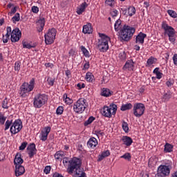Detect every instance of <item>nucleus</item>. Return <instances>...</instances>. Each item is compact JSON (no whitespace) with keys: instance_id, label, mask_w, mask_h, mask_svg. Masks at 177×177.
<instances>
[{"instance_id":"1","label":"nucleus","mask_w":177,"mask_h":177,"mask_svg":"<svg viewBox=\"0 0 177 177\" xmlns=\"http://www.w3.org/2000/svg\"><path fill=\"white\" fill-rule=\"evenodd\" d=\"M35 88V79L32 78L29 82H24L19 88V96L20 97H28L30 95V93L34 91Z\"/></svg>"},{"instance_id":"2","label":"nucleus","mask_w":177,"mask_h":177,"mask_svg":"<svg viewBox=\"0 0 177 177\" xmlns=\"http://www.w3.org/2000/svg\"><path fill=\"white\" fill-rule=\"evenodd\" d=\"M171 169H172V162L167 160L164 165H160L158 167L157 174L156 177H167L169 176L171 174Z\"/></svg>"},{"instance_id":"3","label":"nucleus","mask_w":177,"mask_h":177,"mask_svg":"<svg viewBox=\"0 0 177 177\" xmlns=\"http://www.w3.org/2000/svg\"><path fill=\"white\" fill-rule=\"evenodd\" d=\"M135 31H136L135 28L124 25L120 30V38L122 39V41L128 42V41L131 39L132 37H133Z\"/></svg>"},{"instance_id":"4","label":"nucleus","mask_w":177,"mask_h":177,"mask_svg":"<svg viewBox=\"0 0 177 177\" xmlns=\"http://www.w3.org/2000/svg\"><path fill=\"white\" fill-rule=\"evenodd\" d=\"M162 28L164 30V35H167L169 37V39L171 44L175 42V29L168 25L167 21L162 22Z\"/></svg>"},{"instance_id":"5","label":"nucleus","mask_w":177,"mask_h":177,"mask_svg":"<svg viewBox=\"0 0 177 177\" xmlns=\"http://www.w3.org/2000/svg\"><path fill=\"white\" fill-rule=\"evenodd\" d=\"M48 103V95L46 94L39 93L33 98V106L35 109H41Z\"/></svg>"},{"instance_id":"6","label":"nucleus","mask_w":177,"mask_h":177,"mask_svg":"<svg viewBox=\"0 0 177 177\" xmlns=\"http://www.w3.org/2000/svg\"><path fill=\"white\" fill-rule=\"evenodd\" d=\"M88 107V103L84 98H80L73 104V111L77 114H82L85 111V109Z\"/></svg>"},{"instance_id":"7","label":"nucleus","mask_w":177,"mask_h":177,"mask_svg":"<svg viewBox=\"0 0 177 177\" xmlns=\"http://www.w3.org/2000/svg\"><path fill=\"white\" fill-rule=\"evenodd\" d=\"M82 165V161L81 159L73 157L70 160L69 165L67 168V172L70 175L74 174L75 169H78V168H81V165Z\"/></svg>"},{"instance_id":"8","label":"nucleus","mask_w":177,"mask_h":177,"mask_svg":"<svg viewBox=\"0 0 177 177\" xmlns=\"http://www.w3.org/2000/svg\"><path fill=\"white\" fill-rule=\"evenodd\" d=\"M117 104H111L109 106H104L101 111L102 114L104 117L110 118L112 115H115L117 113Z\"/></svg>"},{"instance_id":"9","label":"nucleus","mask_w":177,"mask_h":177,"mask_svg":"<svg viewBox=\"0 0 177 177\" xmlns=\"http://www.w3.org/2000/svg\"><path fill=\"white\" fill-rule=\"evenodd\" d=\"M57 32V31L54 28L48 29V32L44 35L46 45H52L55 42Z\"/></svg>"},{"instance_id":"10","label":"nucleus","mask_w":177,"mask_h":177,"mask_svg":"<svg viewBox=\"0 0 177 177\" xmlns=\"http://www.w3.org/2000/svg\"><path fill=\"white\" fill-rule=\"evenodd\" d=\"M23 129V122L21 120L17 119L13 122L10 127V132L16 135V133H19Z\"/></svg>"},{"instance_id":"11","label":"nucleus","mask_w":177,"mask_h":177,"mask_svg":"<svg viewBox=\"0 0 177 177\" xmlns=\"http://www.w3.org/2000/svg\"><path fill=\"white\" fill-rule=\"evenodd\" d=\"M145 110H146V106L142 103H136L133 106V111L135 117L140 118L141 115L145 114Z\"/></svg>"},{"instance_id":"12","label":"nucleus","mask_w":177,"mask_h":177,"mask_svg":"<svg viewBox=\"0 0 177 177\" xmlns=\"http://www.w3.org/2000/svg\"><path fill=\"white\" fill-rule=\"evenodd\" d=\"M10 35L12 42H18V41H20V38H21V31H20L19 28H15L12 31H11Z\"/></svg>"},{"instance_id":"13","label":"nucleus","mask_w":177,"mask_h":177,"mask_svg":"<svg viewBox=\"0 0 177 177\" xmlns=\"http://www.w3.org/2000/svg\"><path fill=\"white\" fill-rule=\"evenodd\" d=\"M50 127H46L41 130L40 133V140L42 142H46V140H48V135L50 133Z\"/></svg>"},{"instance_id":"14","label":"nucleus","mask_w":177,"mask_h":177,"mask_svg":"<svg viewBox=\"0 0 177 177\" xmlns=\"http://www.w3.org/2000/svg\"><path fill=\"white\" fill-rule=\"evenodd\" d=\"M28 154L30 158H32L35 154H37V147L35 143L30 144L26 149Z\"/></svg>"},{"instance_id":"15","label":"nucleus","mask_w":177,"mask_h":177,"mask_svg":"<svg viewBox=\"0 0 177 177\" xmlns=\"http://www.w3.org/2000/svg\"><path fill=\"white\" fill-rule=\"evenodd\" d=\"M135 62H133V59H129L126 62L125 64L122 67V70L124 71H133V68H135Z\"/></svg>"},{"instance_id":"16","label":"nucleus","mask_w":177,"mask_h":177,"mask_svg":"<svg viewBox=\"0 0 177 177\" xmlns=\"http://www.w3.org/2000/svg\"><path fill=\"white\" fill-rule=\"evenodd\" d=\"M114 95V92L109 88H101L100 95L104 97H110V96H113Z\"/></svg>"},{"instance_id":"17","label":"nucleus","mask_w":177,"mask_h":177,"mask_svg":"<svg viewBox=\"0 0 177 177\" xmlns=\"http://www.w3.org/2000/svg\"><path fill=\"white\" fill-rule=\"evenodd\" d=\"M97 139H96L95 137L90 138L89 140L87 142V147L89 149H95L96 146H97Z\"/></svg>"},{"instance_id":"18","label":"nucleus","mask_w":177,"mask_h":177,"mask_svg":"<svg viewBox=\"0 0 177 177\" xmlns=\"http://www.w3.org/2000/svg\"><path fill=\"white\" fill-rule=\"evenodd\" d=\"M146 37H147V35L140 32L136 37V44H145V39L146 38Z\"/></svg>"},{"instance_id":"19","label":"nucleus","mask_w":177,"mask_h":177,"mask_svg":"<svg viewBox=\"0 0 177 177\" xmlns=\"http://www.w3.org/2000/svg\"><path fill=\"white\" fill-rule=\"evenodd\" d=\"M26 169L21 165H16L15 167V176L19 177L24 175Z\"/></svg>"},{"instance_id":"20","label":"nucleus","mask_w":177,"mask_h":177,"mask_svg":"<svg viewBox=\"0 0 177 177\" xmlns=\"http://www.w3.org/2000/svg\"><path fill=\"white\" fill-rule=\"evenodd\" d=\"M157 58L151 56L147 61V63L145 64L146 67H149L151 68V67H154V64L157 63Z\"/></svg>"},{"instance_id":"21","label":"nucleus","mask_w":177,"mask_h":177,"mask_svg":"<svg viewBox=\"0 0 177 177\" xmlns=\"http://www.w3.org/2000/svg\"><path fill=\"white\" fill-rule=\"evenodd\" d=\"M6 34L5 36H3V44H7L8 41L10 39V34H12V28L10 26H8L6 28Z\"/></svg>"},{"instance_id":"22","label":"nucleus","mask_w":177,"mask_h":177,"mask_svg":"<svg viewBox=\"0 0 177 177\" xmlns=\"http://www.w3.org/2000/svg\"><path fill=\"white\" fill-rule=\"evenodd\" d=\"M123 145H125L127 147H129L133 143V140L129 136H124L122 138Z\"/></svg>"},{"instance_id":"23","label":"nucleus","mask_w":177,"mask_h":177,"mask_svg":"<svg viewBox=\"0 0 177 177\" xmlns=\"http://www.w3.org/2000/svg\"><path fill=\"white\" fill-rule=\"evenodd\" d=\"M86 8H88V3H86V1H84L77 8L76 13L77 15H82Z\"/></svg>"},{"instance_id":"24","label":"nucleus","mask_w":177,"mask_h":177,"mask_svg":"<svg viewBox=\"0 0 177 177\" xmlns=\"http://www.w3.org/2000/svg\"><path fill=\"white\" fill-rule=\"evenodd\" d=\"M75 177H86V173L84 171V169L81 167H79L78 169H76L74 170Z\"/></svg>"},{"instance_id":"25","label":"nucleus","mask_w":177,"mask_h":177,"mask_svg":"<svg viewBox=\"0 0 177 177\" xmlns=\"http://www.w3.org/2000/svg\"><path fill=\"white\" fill-rule=\"evenodd\" d=\"M82 32L84 34H92L93 32V29L92 28V24H87L83 26Z\"/></svg>"},{"instance_id":"26","label":"nucleus","mask_w":177,"mask_h":177,"mask_svg":"<svg viewBox=\"0 0 177 177\" xmlns=\"http://www.w3.org/2000/svg\"><path fill=\"white\" fill-rule=\"evenodd\" d=\"M99 36L101 38V45H109V42H110V37L109 36H106L103 33H99Z\"/></svg>"},{"instance_id":"27","label":"nucleus","mask_w":177,"mask_h":177,"mask_svg":"<svg viewBox=\"0 0 177 177\" xmlns=\"http://www.w3.org/2000/svg\"><path fill=\"white\" fill-rule=\"evenodd\" d=\"M23 162H24V160H23V158H21V153H17L14 160V164L15 165H21Z\"/></svg>"},{"instance_id":"28","label":"nucleus","mask_w":177,"mask_h":177,"mask_svg":"<svg viewBox=\"0 0 177 177\" xmlns=\"http://www.w3.org/2000/svg\"><path fill=\"white\" fill-rule=\"evenodd\" d=\"M172 98V93L171 91H167V93H164L162 97H161L162 102L164 103H167V102H169V100Z\"/></svg>"},{"instance_id":"29","label":"nucleus","mask_w":177,"mask_h":177,"mask_svg":"<svg viewBox=\"0 0 177 177\" xmlns=\"http://www.w3.org/2000/svg\"><path fill=\"white\" fill-rule=\"evenodd\" d=\"M55 160H62L66 157V153L63 151H57L54 155Z\"/></svg>"},{"instance_id":"30","label":"nucleus","mask_w":177,"mask_h":177,"mask_svg":"<svg viewBox=\"0 0 177 177\" xmlns=\"http://www.w3.org/2000/svg\"><path fill=\"white\" fill-rule=\"evenodd\" d=\"M86 81L87 82H95V76L93 73L87 72L85 77Z\"/></svg>"},{"instance_id":"31","label":"nucleus","mask_w":177,"mask_h":177,"mask_svg":"<svg viewBox=\"0 0 177 177\" xmlns=\"http://www.w3.org/2000/svg\"><path fill=\"white\" fill-rule=\"evenodd\" d=\"M122 21H121L120 19H118L115 24H114V28H115V31L118 32L120 31V30H121L122 28Z\"/></svg>"},{"instance_id":"32","label":"nucleus","mask_w":177,"mask_h":177,"mask_svg":"<svg viewBox=\"0 0 177 177\" xmlns=\"http://www.w3.org/2000/svg\"><path fill=\"white\" fill-rule=\"evenodd\" d=\"M174 149V145L167 142L165 145L164 151L165 153H171L172 150Z\"/></svg>"},{"instance_id":"33","label":"nucleus","mask_w":177,"mask_h":177,"mask_svg":"<svg viewBox=\"0 0 177 177\" xmlns=\"http://www.w3.org/2000/svg\"><path fill=\"white\" fill-rule=\"evenodd\" d=\"M133 106L131 103H127L122 104V106L120 108L121 111H127V110H131L132 109Z\"/></svg>"},{"instance_id":"34","label":"nucleus","mask_w":177,"mask_h":177,"mask_svg":"<svg viewBox=\"0 0 177 177\" xmlns=\"http://www.w3.org/2000/svg\"><path fill=\"white\" fill-rule=\"evenodd\" d=\"M96 49H98L100 52H107L109 50V45H97Z\"/></svg>"},{"instance_id":"35","label":"nucleus","mask_w":177,"mask_h":177,"mask_svg":"<svg viewBox=\"0 0 177 177\" xmlns=\"http://www.w3.org/2000/svg\"><path fill=\"white\" fill-rule=\"evenodd\" d=\"M38 23L40 26V28L39 29V32H41L44 30V27H45V18L41 17L38 20Z\"/></svg>"},{"instance_id":"36","label":"nucleus","mask_w":177,"mask_h":177,"mask_svg":"<svg viewBox=\"0 0 177 177\" xmlns=\"http://www.w3.org/2000/svg\"><path fill=\"white\" fill-rule=\"evenodd\" d=\"M153 74H156V78L158 80H161L162 78V73L160 72V68H156L153 71Z\"/></svg>"},{"instance_id":"37","label":"nucleus","mask_w":177,"mask_h":177,"mask_svg":"<svg viewBox=\"0 0 177 177\" xmlns=\"http://www.w3.org/2000/svg\"><path fill=\"white\" fill-rule=\"evenodd\" d=\"M122 128L126 133H128V132H129V127L128 122H125L124 120H122Z\"/></svg>"},{"instance_id":"38","label":"nucleus","mask_w":177,"mask_h":177,"mask_svg":"<svg viewBox=\"0 0 177 177\" xmlns=\"http://www.w3.org/2000/svg\"><path fill=\"white\" fill-rule=\"evenodd\" d=\"M63 100L66 104H71L73 103V100L67 95V93H64L63 95Z\"/></svg>"},{"instance_id":"39","label":"nucleus","mask_w":177,"mask_h":177,"mask_svg":"<svg viewBox=\"0 0 177 177\" xmlns=\"http://www.w3.org/2000/svg\"><path fill=\"white\" fill-rule=\"evenodd\" d=\"M120 62H125L127 60V53L123 51L118 55Z\"/></svg>"},{"instance_id":"40","label":"nucleus","mask_w":177,"mask_h":177,"mask_svg":"<svg viewBox=\"0 0 177 177\" xmlns=\"http://www.w3.org/2000/svg\"><path fill=\"white\" fill-rule=\"evenodd\" d=\"M135 13H136V8H135L133 6L129 7L127 15H129L130 17H132L133 15H135Z\"/></svg>"},{"instance_id":"41","label":"nucleus","mask_w":177,"mask_h":177,"mask_svg":"<svg viewBox=\"0 0 177 177\" xmlns=\"http://www.w3.org/2000/svg\"><path fill=\"white\" fill-rule=\"evenodd\" d=\"M12 21L14 24H16L17 21H20V13L17 12L14 17L12 18Z\"/></svg>"},{"instance_id":"42","label":"nucleus","mask_w":177,"mask_h":177,"mask_svg":"<svg viewBox=\"0 0 177 177\" xmlns=\"http://www.w3.org/2000/svg\"><path fill=\"white\" fill-rule=\"evenodd\" d=\"M96 118H95V117L91 116L87 120L84 122V127H88V125H91V124H92L94 120Z\"/></svg>"},{"instance_id":"43","label":"nucleus","mask_w":177,"mask_h":177,"mask_svg":"<svg viewBox=\"0 0 177 177\" xmlns=\"http://www.w3.org/2000/svg\"><path fill=\"white\" fill-rule=\"evenodd\" d=\"M21 68V62L19 61L16 62L14 66L15 71H17V73H19Z\"/></svg>"},{"instance_id":"44","label":"nucleus","mask_w":177,"mask_h":177,"mask_svg":"<svg viewBox=\"0 0 177 177\" xmlns=\"http://www.w3.org/2000/svg\"><path fill=\"white\" fill-rule=\"evenodd\" d=\"M80 49L83 53V55L86 57H89L90 55H89V51H88V50L85 48V46H82L80 47Z\"/></svg>"},{"instance_id":"45","label":"nucleus","mask_w":177,"mask_h":177,"mask_svg":"<svg viewBox=\"0 0 177 177\" xmlns=\"http://www.w3.org/2000/svg\"><path fill=\"white\" fill-rule=\"evenodd\" d=\"M115 3V0H105V5H106L107 6H110L111 8H113Z\"/></svg>"},{"instance_id":"46","label":"nucleus","mask_w":177,"mask_h":177,"mask_svg":"<svg viewBox=\"0 0 177 177\" xmlns=\"http://www.w3.org/2000/svg\"><path fill=\"white\" fill-rule=\"evenodd\" d=\"M168 15L171 17H173V19H176L177 17V13L176 12L172 10H167Z\"/></svg>"},{"instance_id":"47","label":"nucleus","mask_w":177,"mask_h":177,"mask_svg":"<svg viewBox=\"0 0 177 177\" xmlns=\"http://www.w3.org/2000/svg\"><path fill=\"white\" fill-rule=\"evenodd\" d=\"M120 158H124V160H127V161H131L132 156H131L130 153H126L124 155H122Z\"/></svg>"},{"instance_id":"48","label":"nucleus","mask_w":177,"mask_h":177,"mask_svg":"<svg viewBox=\"0 0 177 177\" xmlns=\"http://www.w3.org/2000/svg\"><path fill=\"white\" fill-rule=\"evenodd\" d=\"M63 111H64V108L62 106H59L57 108L56 114L57 115H62V114H63Z\"/></svg>"},{"instance_id":"49","label":"nucleus","mask_w":177,"mask_h":177,"mask_svg":"<svg viewBox=\"0 0 177 177\" xmlns=\"http://www.w3.org/2000/svg\"><path fill=\"white\" fill-rule=\"evenodd\" d=\"M12 120H7L5 123V131H8L10 127H12Z\"/></svg>"},{"instance_id":"50","label":"nucleus","mask_w":177,"mask_h":177,"mask_svg":"<svg viewBox=\"0 0 177 177\" xmlns=\"http://www.w3.org/2000/svg\"><path fill=\"white\" fill-rule=\"evenodd\" d=\"M110 15L112 17H117L118 16V10L113 8L111 10Z\"/></svg>"},{"instance_id":"51","label":"nucleus","mask_w":177,"mask_h":177,"mask_svg":"<svg viewBox=\"0 0 177 177\" xmlns=\"http://www.w3.org/2000/svg\"><path fill=\"white\" fill-rule=\"evenodd\" d=\"M2 107L3 109H9V105L8 103V98H5L2 102Z\"/></svg>"},{"instance_id":"52","label":"nucleus","mask_w":177,"mask_h":177,"mask_svg":"<svg viewBox=\"0 0 177 177\" xmlns=\"http://www.w3.org/2000/svg\"><path fill=\"white\" fill-rule=\"evenodd\" d=\"M5 121H6V117L0 113V124L3 125L5 124Z\"/></svg>"},{"instance_id":"53","label":"nucleus","mask_w":177,"mask_h":177,"mask_svg":"<svg viewBox=\"0 0 177 177\" xmlns=\"http://www.w3.org/2000/svg\"><path fill=\"white\" fill-rule=\"evenodd\" d=\"M120 12H122V15H124V16H128V8L127 7L120 8Z\"/></svg>"},{"instance_id":"54","label":"nucleus","mask_w":177,"mask_h":177,"mask_svg":"<svg viewBox=\"0 0 177 177\" xmlns=\"http://www.w3.org/2000/svg\"><path fill=\"white\" fill-rule=\"evenodd\" d=\"M47 82L50 85V86H53V85H55V79L52 77H48L47 79Z\"/></svg>"},{"instance_id":"55","label":"nucleus","mask_w":177,"mask_h":177,"mask_svg":"<svg viewBox=\"0 0 177 177\" xmlns=\"http://www.w3.org/2000/svg\"><path fill=\"white\" fill-rule=\"evenodd\" d=\"M95 135L97 136V138H99L100 136H104V132H103V131L102 130H96L95 131Z\"/></svg>"},{"instance_id":"56","label":"nucleus","mask_w":177,"mask_h":177,"mask_svg":"<svg viewBox=\"0 0 177 177\" xmlns=\"http://www.w3.org/2000/svg\"><path fill=\"white\" fill-rule=\"evenodd\" d=\"M68 54L70 56H77V49L72 48L69 50Z\"/></svg>"},{"instance_id":"57","label":"nucleus","mask_w":177,"mask_h":177,"mask_svg":"<svg viewBox=\"0 0 177 177\" xmlns=\"http://www.w3.org/2000/svg\"><path fill=\"white\" fill-rule=\"evenodd\" d=\"M89 67H91V64H89V62L85 61L82 70H89Z\"/></svg>"},{"instance_id":"58","label":"nucleus","mask_w":177,"mask_h":177,"mask_svg":"<svg viewBox=\"0 0 177 177\" xmlns=\"http://www.w3.org/2000/svg\"><path fill=\"white\" fill-rule=\"evenodd\" d=\"M27 145H28L27 142H22L19 147V150H24L27 147Z\"/></svg>"},{"instance_id":"59","label":"nucleus","mask_w":177,"mask_h":177,"mask_svg":"<svg viewBox=\"0 0 177 177\" xmlns=\"http://www.w3.org/2000/svg\"><path fill=\"white\" fill-rule=\"evenodd\" d=\"M31 10L32 13H38V12H39V8H38V6H33Z\"/></svg>"},{"instance_id":"60","label":"nucleus","mask_w":177,"mask_h":177,"mask_svg":"<svg viewBox=\"0 0 177 177\" xmlns=\"http://www.w3.org/2000/svg\"><path fill=\"white\" fill-rule=\"evenodd\" d=\"M50 169H51L50 166H46L44 170V174H46V175H48V174H50Z\"/></svg>"},{"instance_id":"61","label":"nucleus","mask_w":177,"mask_h":177,"mask_svg":"<svg viewBox=\"0 0 177 177\" xmlns=\"http://www.w3.org/2000/svg\"><path fill=\"white\" fill-rule=\"evenodd\" d=\"M70 158L68 157H64L63 158V164L64 165H67V163L70 164Z\"/></svg>"},{"instance_id":"62","label":"nucleus","mask_w":177,"mask_h":177,"mask_svg":"<svg viewBox=\"0 0 177 177\" xmlns=\"http://www.w3.org/2000/svg\"><path fill=\"white\" fill-rule=\"evenodd\" d=\"M166 85L168 88L174 85V80L169 79L167 82H166Z\"/></svg>"},{"instance_id":"63","label":"nucleus","mask_w":177,"mask_h":177,"mask_svg":"<svg viewBox=\"0 0 177 177\" xmlns=\"http://www.w3.org/2000/svg\"><path fill=\"white\" fill-rule=\"evenodd\" d=\"M101 154L103 155V156L106 158V157H109V156H110V151L106 150L103 151Z\"/></svg>"},{"instance_id":"64","label":"nucleus","mask_w":177,"mask_h":177,"mask_svg":"<svg viewBox=\"0 0 177 177\" xmlns=\"http://www.w3.org/2000/svg\"><path fill=\"white\" fill-rule=\"evenodd\" d=\"M173 61L175 66H177V54H174L173 56Z\"/></svg>"}]
</instances>
